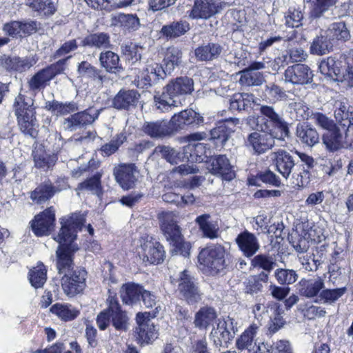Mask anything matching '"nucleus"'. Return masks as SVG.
Wrapping results in <instances>:
<instances>
[{
  "label": "nucleus",
  "mask_w": 353,
  "mask_h": 353,
  "mask_svg": "<svg viewBox=\"0 0 353 353\" xmlns=\"http://www.w3.org/2000/svg\"><path fill=\"white\" fill-rule=\"evenodd\" d=\"M334 116L339 123H343L345 119H349V105L345 99L336 100L334 103Z\"/></svg>",
  "instance_id": "nucleus-59"
},
{
  "label": "nucleus",
  "mask_w": 353,
  "mask_h": 353,
  "mask_svg": "<svg viewBox=\"0 0 353 353\" xmlns=\"http://www.w3.org/2000/svg\"><path fill=\"white\" fill-rule=\"evenodd\" d=\"M99 114V110L92 109H88L85 111L78 112L65 119V128L70 130H74L77 126L92 123L97 119Z\"/></svg>",
  "instance_id": "nucleus-23"
},
{
  "label": "nucleus",
  "mask_w": 353,
  "mask_h": 353,
  "mask_svg": "<svg viewBox=\"0 0 353 353\" xmlns=\"http://www.w3.org/2000/svg\"><path fill=\"white\" fill-rule=\"evenodd\" d=\"M168 74L165 69L157 63H148L141 73V79L145 86H151Z\"/></svg>",
  "instance_id": "nucleus-27"
},
{
  "label": "nucleus",
  "mask_w": 353,
  "mask_h": 353,
  "mask_svg": "<svg viewBox=\"0 0 353 353\" xmlns=\"http://www.w3.org/2000/svg\"><path fill=\"white\" fill-rule=\"evenodd\" d=\"M86 272L84 270H76L65 274L61 279V286L65 294L68 296L83 291L85 286Z\"/></svg>",
  "instance_id": "nucleus-8"
},
{
  "label": "nucleus",
  "mask_w": 353,
  "mask_h": 353,
  "mask_svg": "<svg viewBox=\"0 0 353 353\" xmlns=\"http://www.w3.org/2000/svg\"><path fill=\"white\" fill-rule=\"evenodd\" d=\"M324 287V281L321 277L311 279L304 283L301 294L307 298L316 296Z\"/></svg>",
  "instance_id": "nucleus-50"
},
{
  "label": "nucleus",
  "mask_w": 353,
  "mask_h": 353,
  "mask_svg": "<svg viewBox=\"0 0 353 353\" xmlns=\"http://www.w3.org/2000/svg\"><path fill=\"white\" fill-rule=\"evenodd\" d=\"M143 288L135 283H126L121 288V297L124 303L127 305H135L139 302L142 296Z\"/></svg>",
  "instance_id": "nucleus-29"
},
{
  "label": "nucleus",
  "mask_w": 353,
  "mask_h": 353,
  "mask_svg": "<svg viewBox=\"0 0 353 353\" xmlns=\"http://www.w3.org/2000/svg\"><path fill=\"white\" fill-rule=\"evenodd\" d=\"M285 81L293 84H307L312 81L313 74L310 68L304 64H295L285 71Z\"/></svg>",
  "instance_id": "nucleus-19"
},
{
  "label": "nucleus",
  "mask_w": 353,
  "mask_h": 353,
  "mask_svg": "<svg viewBox=\"0 0 353 353\" xmlns=\"http://www.w3.org/2000/svg\"><path fill=\"white\" fill-rule=\"evenodd\" d=\"M139 171L134 164H121L114 170L117 182L123 190H129L135 186L138 181Z\"/></svg>",
  "instance_id": "nucleus-11"
},
{
  "label": "nucleus",
  "mask_w": 353,
  "mask_h": 353,
  "mask_svg": "<svg viewBox=\"0 0 353 353\" xmlns=\"http://www.w3.org/2000/svg\"><path fill=\"white\" fill-rule=\"evenodd\" d=\"M99 62L101 66L109 72H114L115 70L121 68L118 54L110 50L100 54Z\"/></svg>",
  "instance_id": "nucleus-47"
},
{
  "label": "nucleus",
  "mask_w": 353,
  "mask_h": 353,
  "mask_svg": "<svg viewBox=\"0 0 353 353\" xmlns=\"http://www.w3.org/2000/svg\"><path fill=\"white\" fill-rule=\"evenodd\" d=\"M276 168L278 171L285 178H287L294 165V162L291 156H277Z\"/></svg>",
  "instance_id": "nucleus-58"
},
{
  "label": "nucleus",
  "mask_w": 353,
  "mask_h": 353,
  "mask_svg": "<svg viewBox=\"0 0 353 353\" xmlns=\"http://www.w3.org/2000/svg\"><path fill=\"white\" fill-rule=\"evenodd\" d=\"M111 26L120 27L124 31L132 32L137 30L141 23L136 14L119 13L112 16Z\"/></svg>",
  "instance_id": "nucleus-26"
},
{
  "label": "nucleus",
  "mask_w": 353,
  "mask_h": 353,
  "mask_svg": "<svg viewBox=\"0 0 353 353\" xmlns=\"http://www.w3.org/2000/svg\"><path fill=\"white\" fill-rule=\"evenodd\" d=\"M45 108L56 115H64L77 110L74 103H62L57 101H47Z\"/></svg>",
  "instance_id": "nucleus-52"
},
{
  "label": "nucleus",
  "mask_w": 353,
  "mask_h": 353,
  "mask_svg": "<svg viewBox=\"0 0 353 353\" xmlns=\"http://www.w3.org/2000/svg\"><path fill=\"white\" fill-rule=\"evenodd\" d=\"M218 11L219 6L214 0H196L189 16L192 19H208Z\"/></svg>",
  "instance_id": "nucleus-20"
},
{
  "label": "nucleus",
  "mask_w": 353,
  "mask_h": 353,
  "mask_svg": "<svg viewBox=\"0 0 353 353\" xmlns=\"http://www.w3.org/2000/svg\"><path fill=\"white\" fill-rule=\"evenodd\" d=\"M193 90V81L191 79L183 77L172 80L163 88L161 94L157 93L154 102L157 109L166 111L172 106L176 107L181 104L180 97L190 94Z\"/></svg>",
  "instance_id": "nucleus-2"
},
{
  "label": "nucleus",
  "mask_w": 353,
  "mask_h": 353,
  "mask_svg": "<svg viewBox=\"0 0 353 353\" xmlns=\"http://www.w3.org/2000/svg\"><path fill=\"white\" fill-rule=\"evenodd\" d=\"M85 222V216L79 213H73L68 217L61 219V228L59 234L54 239L59 243L57 250V267L59 274H68L73 268L72 254L78 250L72 242L77 233L81 230Z\"/></svg>",
  "instance_id": "nucleus-1"
},
{
  "label": "nucleus",
  "mask_w": 353,
  "mask_h": 353,
  "mask_svg": "<svg viewBox=\"0 0 353 353\" xmlns=\"http://www.w3.org/2000/svg\"><path fill=\"white\" fill-rule=\"evenodd\" d=\"M261 116L252 115L248 118L263 119L268 123L270 130L273 132H279L280 137L287 136L288 127L287 123L277 114L274 108L268 105H262L260 108Z\"/></svg>",
  "instance_id": "nucleus-10"
},
{
  "label": "nucleus",
  "mask_w": 353,
  "mask_h": 353,
  "mask_svg": "<svg viewBox=\"0 0 353 353\" xmlns=\"http://www.w3.org/2000/svg\"><path fill=\"white\" fill-rule=\"evenodd\" d=\"M100 165V162L95 158H92L88 163L87 165H81L77 169H74L72 171V174L74 177L80 176L83 172L94 170L98 168Z\"/></svg>",
  "instance_id": "nucleus-64"
},
{
  "label": "nucleus",
  "mask_w": 353,
  "mask_h": 353,
  "mask_svg": "<svg viewBox=\"0 0 353 353\" xmlns=\"http://www.w3.org/2000/svg\"><path fill=\"white\" fill-rule=\"evenodd\" d=\"M141 243V250L139 254L143 258V261L151 264L160 263L163 261L165 251L163 246L157 241L150 239H143Z\"/></svg>",
  "instance_id": "nucleus-15"
},
{
  "label": "nucleus",
  "mask_w": 353,
  "mask_h": 353,
  "mask_svg": "<svg viewBox=\"0 0 353 353\" xmlns=\"http://www.w3.org/2000/svg\"><path fill=\"white\" fill-rule=\"evenodd\" d=\"M199 261L208 268L212 274L222 272L227 267L225 250L221 245H215L202 250L198 256Z\"/></svg>",
  "instance_id": "nucleus-6"
},
{
  "label": "nucleus",
  "mask_w": 353,
  "mask_h": 353,
  "mask_svg": "<svg viewBox=\"0 0 353 353\" xmlns=\"http://www.w3.org/2000/svg\"><path fill=\"white\" fill-rule=\"evenodd\" d=\"M153 143L150 141H142L136 144L132 149L134 153H148L150 154H173L175 151L173 148L165 145H159L154 148Z\"/></svg>",
  "instance_id": "nucleus-33"
},
{
  "label": "nucleus",
  "mask_w": 353,
  "mask_h": 353,
  "mask_svg": "<svg viewBox=\"0 0 353 353\" xmlns=\"http://www.w3.org/2000/svg\"><path fill=\"white\" fill-rule=\"evenodd\" d=\"M303 18V15L300 10H289L285 17V23L289 27L298 28L301 25Z\"/></svg>",
  "instance_id": "nucleus-63"
},
{
  "label": "nucleus",
  "mask_w": 353,
  "mask_h": 353,
  "mask_svg": "<svg viewBox=\"0 0 353 353\" xmlns=\"http://www.w3.org/2000/svg\"><path fill=\"white\" fill-rule=\"evenodd\" d=\"M313 119L316 125L327 130L325 134L330 132L336 134L337 132V125L334 121L330 119L327 117L322 113H316L314 114Z\"/></svg>",
  "instance_id": "nucleus-57"
},
{
  "label": "nucleus",
  "mask_w": 353,
  "mask_h": 353,
  "mask_svg": "<svg viewBox=\"0 0 353 353\" xmlns=\"http://www.w3.org/2000/svg\"><path fill=\"white\" fill-rule=\"evenodd\" d=\"M126 137L123 133L117 134L110 143L101 147V152L111 154L117 151L118 148L125 141Z\"/></svg>",
  "instance_id": "nucleus-61"
},
{
  "label": "nucleus",
  "mask_w": 353,
  "mask_h": 353,
  "mask_svg": "<svg viewBox=\"0 0 353 353\" xmlns=\"http://www.w3.org/2000/svg\"><path fill=\"white\" fill-rule=\"evenodd\" d=\"M54 210L51 207L37 215L31 222L32 231L37 236H46L54 230Z\"/></svg>",
  "instance_id": "nucleus-14"
},
{
  "label": "nucleus",
  "mask_w": 353,
  "mask_h": 353,
  "mask_svg": "<svg viewBox=\"0 0 353 353\" xmlns=\"http://www.w3.org/2000/svg\"><path fill=\"white\" fill-rule=\"evenodd\" d=\"M178 290L188 303H194L201 300V294L193 278L184 270L180 273Z\"/></svg>",
  "instance_id": "nucleus-16"
},
{
  "label": "nucleus",
  "mask_w": 353,
  "mask_h": 353,
  "mask_svg": "<svg viewBox=\"0 0 353 353\" xmlns=\"http://www.w3.org/2000/svg\"><path fill=\"white\" fill-rule=\"evenodd\" d=\"M337 132H330L323 137V143L329 152H334L341 148L353 147V121L344 120L337 124Z\"/></svg>",
  "instance_id": "nucleus-5"
},
{
  "label": "nucleus",
  "mask_w": 353,
  "mask_h": 353,
  "mask_svg": "<svg viewBox=\"0 0 353 353\" xmlns=\"http://www.w3.org/2000/svg\"><path fill=\"white\" fill-rule=\"evenodd\" d=\"M251 265L253 268L262 269L261 273L266 274L269 276L270 273L276 265L275 259L268 254H258L251 261Z\"/></svg>",
  "instance_id": "nucleus-41"
},
{
  "label": "nucleus",
  "mask_w": 353,
  "mask_h": 353,
  "mask_svg": "<svg viewBox=\"0 0 353 353\" xmlns=\"http://www.w3.org/2000/svg\"><path fill=\"white\" fill-rule=\"evenodd\" d=\"M215 310L210 307H201L195 314L194 325L199 329H207L216 319Z\"/></svg>",
  "instance_id": "nucleus-35"
},
{
  "label": "nucleus",
  "mask_w": 353,
  "mask_h": 353,
  "mask_svg": "<svg viewBox=\"0 0 353 353\" xmlns=\"http://www.w3.org/2000/svg\"><path fill=\"white\" fill-rule=\"evenodd\" d=\"M150 314L148 312H139L136 316L138 327L135 329L137 340L141 345L149 343L152 340L157 338L155 327L150 322Z\"/></svg>",
  "instance_id": "nucleus-13"
},
{
  "label": "nucleus",
  "mask_w": 353,
  "mask_h": 353,
  "mask_svg": "<svg viewBox=\"0 0 353 353\" xmlns=\"http://www.w3.org/2000/svg\"><path fill=\"white\" fill-rule=\"evenodd\" d=\"M247 124L256 132L251 133L248 137V143L253 150L259 153H265L274 144V139H281L279 132L270 130L268 123L262 118H247Z\"/></svg>",
  "instance_id": "nucleus-3"
},
{
  "label": "nucleus",
  "mask_w": 353,
  "mask_h": 353,
  "mask_svg": "<svg viewBox=\"0 0 353 353\" xmlns=\"http://www.w3.org/2000/svg\"><path fill=\"white\" fill-rule=\"evenodd\" d=\"M47 279V270L42 263H39L32 269L29 274L31 285L35 288H41L46 283Z\"/></svg>",
  "instance_id": "nucleus-48"
},
{
  "label": "nucleus",
  "mask_w": 353,
  "mask_h": 353,
  "mask_svg": "<svg viewBox=\"0 0 353 353\" xmlns=\"http://www.w3.org/2000/svg\"><path fill=\"white\" fill-rule=\"evenodd\" d=\"M196 113L192 109L181 111L179 114L173 116L170 120L171 126L174 131L182 128L184 125H189L194 122Z\"/></svg>",
  "instance_id": "nucleus-45"
},
{
  "label": "nucleus",
  "mask_w": 353,
  "mask_h": 353,
  "mask_svg": "<svg viewBox=\"0 0 353 353\" xmlns=\"http://www.w3.org/2000/svg\"><path fill=\"white\" fill-rule=\"evenodd\" d=\"M239 123V119H227L210 131V143L214 145L216 152L221 151L231 133L234 132V127Z\"/></svg>",
  "instance_id": "nucleus-9"
},
{
  "label": "nucleus",
  "mask_w": 353,
  "mask_h": 353,
  "mask_svg": "<svg viewBox=\"0 0 353 353\" xmlns=\"http://www.w3.org/2000/svg\"><path fill=\"white\" fill-rule=\"evenodd\" d=\"M264 81L261 72L246 69L241 72L239 82L243 85H260Z\"/></svg>",
  "instance_id": "nucleus-49"
},
{
  "label": "nucleus",
  "mask_w": 353,
  "mask_h": 353,
  "mask_svg": "<svg viewBox=\"0 0 353 353\" xmlns=\"http://www.w3.org/2000/svg\"><path fill=\"white\" fill-rule=\"evenodd\" d=\"M190 30L187 21H174L162 27L160 32L167 39H175L185 34Z\"/></svg>",
  "instance_id": "nucleus-34"
},
{
  "label": "nucleus",
  "mask_w": 353,
  "mask_h": 353,
  "mask_svg": "<svg viewBox=\"0 0 353 353\" xmlns=\"http://www.w3.org/2000/svg\"><path fill=\"white\" fill-rule=\"evenodd\" d=\"M108 310L110 313L111 322L117 330L125 331L128 327V317L126 313L121 310L117 299L110 294L107 299Z\"/></svg>",
  "instance_id": "nucleus-18"
},
{
  "label": "nucleus",
  "mask_w": 353,
  "mask_h": 353,
  "mask_svg": "<svg viewBox=\"0 0 353 353\" xmlns=\"http://www.w3.org/2000/svg\"><path fill=\"white\" fill-rule=\"evenodd\" d=\"M210 217L209 214H204L197 216L195 222L205 237L214 239L219 236V228L217 224L209 221Z\"/></svg>",
  "instance_id": "nucleus-36"
},
{
  "label": "nucleus",
  "mask_w": 353,
  "mask_h": 353,
  "mask_svg": "<svg viewBox=\"0 0 353 353\" xmlns=\"http://www.w3.org/2000/svg\"><path fill=\"white\" fill-rule=\"evenodd\" d=\"M235 241L239 250L247 257L252 256L260 248L256 236L248 230L238 234Z\"/></svg>",
  "instance_id": "nucleus-21"
},
{
  "label": "nucleus",
  "mask_w": 353,
  "mask_h": 353,
  "mask_svg": "<svg viewBox=\"0 0 353 353\" xmlns=\"http://www.w3.org/2000/svg\"><path fill=\"white\" fill-rule=\"evenodd\" d=\"M327 36L337 39L346 40L350 37V32L343 21L332 23L328 28Z\"/></svg>",
  "instance_id": "nucleus-54"
},
{
  "label": "nucleus",
  "mask_w": 353,
  "mask_h": 353,
  "mask_svg": "<svg viewBox=\"0 0 353 353\" xmlns=\"http://www.w3.org/2000/svg\"><path fill=\"white\" fill-rule=\"evenodd\" d=\"M78 72L82 76H85L94 79H98L102 80L99 70L87 61H82L79 64Z\"/></svg>",
  "instance_id": "nucleus-60"
},
{
  "label": "nucleus",
  "mask_w": 353,
  "mask_h": 353,
  "mask_svg": "<svg viewBox=\"0 0 353 353\" xmlns=\"http://www.w3.org/2000/svg\"><path fill=\"white\" fill-rule=\"evenodd\" d=\"M81 46L96 48H108L110 46V36L104 32L90 34L82 40Z\"/></svg>",
  "instance_id": "nucleus-39"
},
{
  "label": "nucleus",
  "mask_w": 353,
  "mask_h": 353,
  "mask_svg": "<svg viewBox=\"0 0 353 353\" xmlns=\"http://www.w3.org/2000/svg\"><path fill=\"white\" fill-rule=\"evenodd\" d=\"M54 194V187L51 183H43L31 192L30 198L36 203L40 204L48 201Z\"/></svg>",
  "instance_id": "nucleus-46"
},
{
  "label": "nucleus",
  "mask_w": 353,
  "mask_h": 353,
  "mask_svg": "<svg viewBox=\"0 0 353 353\" xmlns=\"http://www.w3.org/2000/svg\"><path fill=\"white\" fill-rule=\"evenodd\" d=\"M339 0H316L311 11V16L314 18L321 17H328L333 14L336 8V3Z\"/></svg>",
  "instance_id": "nucleus-37"
},
{
  "label": "nucleus",
  "mask_w": 353,
  "mask_h": 353,
  "mask_svg": "<svg viewBox=\"0 0 353 353\" xmlns=\"http://www.w3.org/2000/svg\"><path fill=\"white\" fill-rule=\"evenodd\" d=\"M30 6L34 10L43 15L52 14L56 10L52 0H33Z\"/></svg>",
  "instance_id": "nucleus-56"
},
{
  "label": "nucleus",
  "mask_w": 353,
  "mask_h": 353,
  "mask_svg": "<svg viewBox=\"0 0 353 353\" xmlns=\"http://www.w3.org/2000/svg\"><path fill=\"white\" fill-rule=\"evenodd\" d=\"M161 229L170 245L179 243L182 238L179 226L176 224L172 212H162L159 215Z\"/></svg>",
  "instance_id": "nucleus-17"
},
{
  "label": "nucleus",
  "mask_w": 353,
  "mask_h": 353,
  "mask_svg": "<svg viewBox=\"0 0 353 353\" xmlns=\"http://www.w3.org/2000/svg\"><path fill=\"white\" fill-rule=\"evenodd\" d=\"M52 73L50 71L43 69L36 73L28 81L29 89L32 91H39L44 88L52 79Z\"/></svg>",
  "instance_id": "nucleus-42"
},
{
  "label": "nucleus",
  "mask_w": 353,
  "mask_h": 353,
  "mask_svg": "<svg viewBox=\"0 0 353 353\" xmlns=\"http://www.w3.org/2000/svg\"><path fill=\"white\" fill-rule=\"evenodd\" d=\"M50 311L65 321H72L79 314V311L71 305L61 303H57L52 305L50 308Z\"/></svg>",
  "instance_id": "nucleus-44"
},
{
  "label": "nucleus",
  "mask_w": 353,
  "mask_h": 353,
  "mask_svg": "<svg viewBox=\"0 0 353 353\" xmlns=\"http://www.w3.org/2000/svg\"><path fill=\"white\" fill-rule=\"evenodd\" d=\"M102 174L97 172L92 177H90L85 181L81 183L78 185V189L81 190H88L92 192L93 194L100 195L102 192V186L101 183V178Z\"/></svg>",
  "instance_id": "nucleus-51"
},
{
  "label": "nucleus",
  "mask_w": 353,
  "mask_h": 353,
  "mask_svg": "<svg viewBox=\"0 0 353 353\" xmlns=\"http://www.w3.org/2000/svg\"><path fill=\"white\" fill-rule=\"evenodd\" d=\"M290 108L296 114V120L307 119L310 115V108L302 101L294 102L290 104Z\"/></svg>",
  "instance_id": "nucleus-62"
},
{
  "label": "nucleus",
  "mask_w": 353,
  "mask_h": 353,
  "mask_svg": "<svg viewBox=\"0 0 353 353\" xmlns=\"http://www.w3.org/2000/svg\"><path fill=\"white\" fill-rule=\"evenodd\" d=\"M222 52V48L217 43H208L197 48L195 56L200 61H210L217 58Z\"/></svg>",
  "instance_id": "nucleus-38"
},
{
  "label": "nucleus",
  "mask_w": 353,
  "mask_h": 353,
  "mask_svg": "<svg viewBox=\"0 0 353 353\" xmlns=\"http://www.w3.org/2000/svg\"><path fill=\"white\" fill-rule=\"evenodd\" d=\"M296 136L299 141L310 147H312L319 141V136L316 129L307 123L297 125Z\"/></svg>",
  "instance_id": "nucleus-31"
},
{
  "label": "nucleus",
  "mask_w": 353,
  "mask_h": 353,
  "mask_svg": "<svg viewBox=\"0 0 353 353\" xmlns=\"http://www.w3.org/2000/svg\"><path fill=\"white\" fill-rule=\"evenodd\" d=\"M140 94L135 90H121L112 100V106L118 110H130L137 105Z\"/></svg>",
  "instance_id": "nucleus-22"
},
{
  "label": "nucleus",
  "mask_w": 353,
  "mask_h": 353,
  "mask_svg": "<svg viewBox=\"0 0 353 353\" xmlns=\"http://www.w3.org/2000/svg\"><path fill=\"white\" fill-rule=\"evenodd\" d=\"M346 292V288H341L333 290L326 289L322 290L319 296V299L315 301L316 303H332L336 301Z\"/></svg>",
  "instance_id": "nucleus-53"
},
{
  "label": "nucleus",
  "mask_w": 353,
  "mask_h": 353,
  "mask_svg": "<svg viewBox=\"0 0 353 353\" xmlns=\"http://www.w3.org/2000/svg\"><path fill=\"white\" fill-rule=\"evenodd\" d=\"M143 131L153 138H162L173 133L174 128L170 122L158 121L155 122H145L142 127Z\"/></svg>",
  "instance_id": "nucleus-25"
},
{
  "label": "nucleus",
  "mask_w": 353,
  "mask_h": 353,
  "mask_svg": "<svg viewBox=\"0 0 353 353\" xmlns=\"http://www.w3.org/2000/svg\"><path fill=\"white\" fill-rule=\"evenodd\" d=\"M237 332L236 323L233 319H218L216 327H213L210 336L216 346H225Z\"/></svg>",
  "instance_id": "nucleus-7"
},
{
  "label": "nucleus",
  "mask_w": 353,
  "mask_h": 353,
  "mask_svg": "<svg viewBox=\"0 0 353 353\" xmlns=\"http://www.w3.org/2000/svg\"><path fill=\"white\" fill-rule=\"evenodd\" d=\"M37 29L34 21H13L6 23L3 26V30L12 37H23L29 35Z\"/></svg>",
  "instance_id": "nucleus-24"
},
{
  "label": "nucleus",
  "mask_w": 353,
  "mask_h": 353,
  "mask_svg": "<svg viewBox=\"0 0 353 353\" xmlns=\"http://www.w3.org/2000/svg\"><path fill=\"white\" fill-rule=\"evenodd\" d=\"M206 168L214 174L221 175L223 179L231 181L235 176L226 156H205Z\"/></svg>",
  "instance_id": "nucleus-12"
},
{
  "label": "nucleus",
  "mask_w": 353,
  "mask_h": 353,
  "mask_svg": "<svg viewBox=\"0 0 353 353\" xmlns=\"http://www.w3.org/2000/svg\"><path fill=\"white\" fill-rule=\"evenodd\" d=\"M268 280V276L264 273L250 276L243 283L245 293L255 295L261 292L263 288V283H267Z\"/></svg>",
  "instance_id": "nucleus-32"
},
{
  "label": "nucleus",
  "mask_w": 353,
  "mask_h": 353,
  "mask_svg": "<svg viewBox=\"0 0 353 353\" xmlns=\"http://www.w3.org/2000/svg\"><path fill=\"white\" fill-rule=\"evenodd\" d=\"M274 276L281 285H290L295 283L298 279L296 271L292 269L278 268L274 271Z\"/></svg>",
  "instance_id": "nucleus-55"
},
{
  "label": "nucleus",
  "mask_w": 353,
  "mask_h": 353,
  "mask_svg": "<svg viewBox=\"0 0 353 353\" xmlns=\"http://www.w3.org/2000/svg\"><path fill=\"white\" fill-rule=\"evenodd\" d=\"M259 330L257 323H252L236 339V346L239 350H247L248 352L253 350L256 346L255 336Z\"/></svg>",
  "instance_id": "nucleus-28"
},
{
  "label": "nucleus",
  "mask_w": 353,
  "mask_h": 353,
  "mask_svg": "<svg viewBox=\"0 0 353 353\" xmlns=\"http://www.w3.org/2000/svg\"><path fill=\"white\" fill-rule=\"evenodd\" d=\"M321 73L339 81H346L343 77L345 76V69L341 70L336 65L334 59L328 57L322 60L319 65Z\"/></svg>",
  "instance_id": "nucleus-30"
},
{
  "label": "nucleus",
  "mask_w": 353,
  "mask_h": 353,
  "mask_svg": "<svg viewBox=\"0 0 353 353\" xmlns=\"http://www.w3.org/2000/svg\"><path fill=\"white\" fill-rule=\"evenodd\" d=\"M33 100L19 94L15 99V114L20 130L25 134L34 137L37 134L38 124L35 117Z\"/></svg>",
  "instance_id": "nucleus-4"
},
{
  "label": "nucleus",
  "mask_w": 353,
  "mask_h": 353,
  "mask_svg": "<svg viewBox=\"0 0 353 353\" xmlns=\"http://www.w3.org/2000/svg\"><path fill=\"white\" fill-rule=\"evenodd\" d=\"M182 61V52L178 48L170 47L167 49L163 59L165 72L170 74Z\"/></svg>",
  "instance_id": "nucleus-40"
},
{
  "label": "nucleus",
  "mask_w": 353,
  "mask_h": 353,
  "mask_svg": "<svg viewBox=\"0 0 353 353\" xmlns=\"http://www.w3.org/2000/svg\"><path fill=\"white\" fill-rule=\"evenodd\" d=\"M332 43L327 35L321 34L315 37L310 46V52L316 55H324L332 49Z\"/></svg>",
  "instance_id": "nucleus-43"
}]
</instances>
